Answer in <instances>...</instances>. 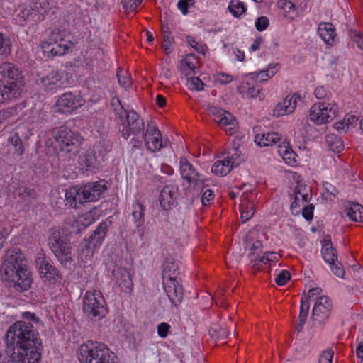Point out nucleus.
I'll use <instances>...</instances> for the list:
<instances>
[{
    "label": "nucleus",
    "mask_w": 363,
    "mask_h": 363,
    "mask_svg": "<svg viewBox=\"0 0 363 363\" xmlns=\"http://www.w3.org/2000/svg\"><path fill=\"white\" fill-rule=\"evenodd\" d=\"M5 341L15 363H39L43 343L38 330L30 322L18 320L9 327Z\"/></svg>",
    "instance_id": "obj_1"
},
{
    "label": "nucleus",
    "mask_w": 363,
    "mask_h": 363,
    "mask_svg": "<svg viewBox=\"0 0 363 363\" xmlns=\"http://www.w3.org/2000/svg\"><path fill=\"white\" fill-rule=\"evenodd\" d=\"M1 281L15 291H28L33 283L26 256L18 247L9 248L0 268Z\"/></svg>",
    "instance_id": "obj_2"
},
{
    "label": "nucleus",
    "mask_w": 363,
    "mask_h": 363,
    "mask_svg": "<svg viewBox=\"0 0 363 363\" xmlns=\"http://www.w3.org/2000/svg\"><path fill=\"white\" fill-rule=\"evenodd\" d=\"M24 86L21 71L13 64L0 65V104L17 99Z\"/></svg>",
    "instance_id": "obj_3"
},
{
    "label": "nucleus",
    "mask_w": 363,
    "mask_h": 363,
    "mask_svg": "<svg viewBox=\"0 0 363 363\" xmlns=\"http://www.w3.org/2000/svg\"><path fill=\"white\" fill-rule=\"evenodd\" d=\"M162 267V282L164 291L172 305L177 307L184 297V288L179 267L174 259L167 257Z\"/></svg>",
    "instance_id": "obj_4"
},
{
    "label": "nucleus",
    "mask_w": 363,
    "mask_h": 363,
    "mask_svg": "<svg viewBox=\"0 0 363 363\" xmlns=\"http://www.w3.org/2000/svg\"><path fill=\"white\" fill-rule=\"evenodd\" d=\"M111 104L113 106L118 105V108L117 107L114 108V111L118 125V131L121 133V137L128 140L130 135H138L144 133V121L135 111H127L121 106L118 98H113Z\"/></svg>",
    "instance_id": "obj_5"
},
{
    "label": "nucleus",
    "mask_w": 363,
    "mask_h": 363,
    "mask_svg": "<svg viewBox=\"0 0 363 363\" xmlns=\"http://www.w3.org/2000/svg\"><path fill=\"white\" fill-rule=\"evenodd\" d=\"M78 359L80 363H119L115 353L99 342L83 344L78 352Z\"/></svg>",
    "instance_id": "obj_6"
},
{
    "label": "nucleus",
    "mask_w": 363,
    "mask_h": 363,
    "mask_svg": "<svg viewBox=\"0 0 363 363\" xmlns=\"http://www.w3.org/2000/svg\"><path fill=\"white\" fill-rule=\"evenodd\" d=\"M52 136L51 145L57 155H74L78 152L81 144L79 133L72 131L67 127L61 126L52 130Z\"/></svg>",
    "instance_id": "obj_7"
},
{
    "label": "nucleus",
    "mask_w": 363,
    "mask_h": 363,
    "mask_svg": "<svg viewBox=\"0 0 363 363\" xmlns=\"http://www.w3.org/2000/svg\"><path fill=\"white\" fill-rule=\"evenodd\" d=\"M48 245L62 264L66 266L73 261L69 239L61 230H50Z\"/></svg>",
    "instance_id": "obj_8"
},
{
    "label": "nucleus",
    "mask_w": 363,
    "mask_h": 363,
    "mask_svg": "<svg viewBox=\"0 0 363 363\" xmlns=\"http://www.w3.org/2000/svg\"><path fill=\"white\" fill-rule=\"evenodd\" d=\"M40 48L48 57L62 56L72 51V47L64 39L63 33L57 28L50 30L42 40Z\"/></svg>",
    "instance_id": "obj_9"
},
{
    "label": "nucleus",
    "mask_w": 363,
    "mask_h": 363,
    "mask_svg": "<svg viewBox=\"0 0 363 363\" xmlns=\"http://www.w3.org/2000/svg\"><path fill=\"white\" fill-rule=\"evenodd\" d=\"M83 311L88 318L94 321L105 317L108 309L101 291L92 290L86 292L83 297Z\"/></svg>",
    "instance_id": "obj_10"
},
{
    "label": "nucleus",
    "mask_w": 363,
    "mask_h": 363,
    "mask_svg": "<svg viewBox=\"0 0 363 363\" xmlns=\"http://www.w3.org/2000/svg\"><path fill=\"white\" fill-rule=\"evenodd\" d=\"M339 112L335 103L319 102L313 104L310 109L309 118L317 125L329 123Z\"/></svg>",
    "instance_id": "obj_11"
},
{
    "label": "nucleus",
    "mask_w": 363,
    "mask_h": 363,
    "mask_svg": "<svg viewBox=\"0 0 363 363\" xmlns=\"http://www.w3.org/2000/svg\"><path fill=\"white\" fill-rule=\"evenodd\" d=\"M35 262L38 272L44 281L55 282L61 279L60 271L52 264L51 259L45 254H38Z\"/></svg>",
    "instance_id": "obj_12"
},
{
    "label": "nucleus",
    "mask_w": 363,
    "mask_h": 363,
    "mask_svg": "<svg viewBox=\"0 0 363 363\" xmlns=\"http://www.w3.org/2000/svg\"><path fill=\"white\" fill-rule=\"evenodd\" d=\"M332 308L330 299L325 296H320L313 308V321L322 325L326 324L330 316Z\"/></svg>",
    "instance_id": "obj_13"
},
{
    "label": "nucleus",
    "mask_w": 363,
    "mask_h": 363,
    "mask_svg": "<svg viewBox=\"0 0 363 363\" xmlns=\"http://www.w3.org/2000/svg\"><path fill=\"white\" fill-rule=\"evenodd\" d=\"M84 104V100L79 94L66 92L59 97L56 107L62 113H69L82 107Z\"/></svg>",
    "instance_id": "obj_14"
},
{
    "label": "nucleus",
    "mask_w": 363,
    "mask_h": 363,
    "mask_svg": "<svg viewBox=\"0 0 363 363\" xmlns=\"http://www.w3.org/2000/svg\"><path fill=\"white\" fill-rule=\"evenodd\" d=\"M180 173L183 179L188 184H194L195 186L203 185L204 179L194 168L193 164L184 157L180 158Z\"/></svg>",
    "instance_id": "obj_15"
},
{
    "label": "nucleus",
    "mask_w": 363,
    "mask_h": 363,
    "mask_svg": "<svg viewBox=\"0 0 363 363\" xmlns=\"http://www.w3.org/2000/svg\"><path fill=\"white\" fill-rule=\"evenodd\" d=\"M111 224V220L107 218L97 225L96 230L85 240L89 250L94 251L96 248L101 246Z\"/></svg>",
    "instance_id": "obj_16"
},
{
    "label": "nucleus",
    "mask_w": 363,
    "mask_h": 363,
    "mask_svg": "<svg viewBox=\"0 0 363 363\" xmlns=\"http://www.w3.org/2000/svg\"><path fill=\"white\" fill-rule=\"evenodd\" d=\"M82 188V198L86 202H93L99 199L100 196L107 190V186L102 182L89 183Z\"/></svg>",
    "instance_id": "obj_17"
},
{
    "label": "nucleus",
    "mask_w": 363,
    "mask_h": 363,
    "mask_svg": "<svg viewBox=\"0 0 363 363\" xmlns=\"http://www.w3.org/2000/svg\"><path fill=\"white\" fill-rule=\"evenodd\" d=\"M179 192V187L174 184L166 185L160 191L159 201L164 210L170 208L175 203Z\"/></svg>",
    "instance_id": "obj_18"
},
{
    "label": "nucleus",
    "mask_w": 363,
    "mask_h": 363,
    "mask_svg": "<svg viewBox=\"0 0 363 363\" xmlns=\"http://www.w3.org/2000/svg\"><path fill=\"white\" fill-rule=\"evenodd\" d=\"M296 95L287 96L281 102L279 103L273 110V115L277 117L293 113L296 108Z\"/></svg>",
    "instance_id": "obj_19"
},
{
    "label": "nucleus",
    "mask_w": 363,
    "mask_h": 363,
    "mask_svg": "<svg viewBox=\"0 0 363 363\" xmlns=\"http://www.w3.org/2000/svg\"><path fill=\"white\" fill-rule=\"evenodd\" d=\"M113 274L121 291L129 292L132 290L133 281L129 272L125 269L118 268L113 269Z\"/></svg>",
    "instance_id": "obj_20"
},
{
    "label": "nucleus",
    "mask_w": 363,
    "mask_h": 363,
    "mask_svg": "<svg viewBox=\"0 0 363 363\" xmlns=\"http://www.w3.org/2000/svg\"><path fill=\"white\" fill-rule=\"evenodd\" d=\"M318 33L327 45H332L335 43L337 35L335 28L331 23H320L318 25Z\"/></svg>",
    "instance_id": "obj_21"
},
{
    "label": "nucleus",
    "mask_w": 363,
    "mask_h": 363,
    "mask_svg": "<svg viewBox=\"0 0 363 363\" xmlns=\"http://www.w3.org/2000/svg\"><path fill=\"white\" fill-rule=\"evenodd\" d=\"M45 91H52L61 87L62 77L56 71H52L48 75L40 79Z\"/></svg>",
    "instance_id": "obj_22"
},
{
    "label": "nucleus",
    "mask_w": 363,
    "mask_h": 363,
    "mask_svg": "<svg viewBox=\"0 0 363 363\" xmlns=\"http://www.w3.org/2000/svg\"><path fill=\"white\" fill-rule=\"evenodd\" d=\"M82 188L77 186H72L66 191L65 201L72 208H78L79 204L86 203V200L82 198Z\"/></svg>",
    "instance_id": "obj_23"
},
{
    "label": "nucleus",
    "mask_w": 363,
    "mask_h": 363,
    "mask_svg": "<svg viewBox=\"0 0 363 363\" xmlns=\"http://www.w3.org/2000/svg\"><path fill=\"white\" fill-rule=\"evenodd\" d=\"M132 216L137 228V233L142 235L143 232L141 228L145 222V206L138 200L133 204Z\"/></svg>",
    "instance_id": "obj_24"
},
{
    "label": "nucleus",
    "mask_w": 363,
    "mask_h": 363,
    "mask_svg": "<svg viewBox=\"0 0 363 363\" xmlns=\"http://www.w3.org/2000/svg\"><path fill=\"white\" fill-rule=\"evenodd\" d=\"M197 60L194 55H187L180 62L179 69L186 77L195 73Z\"/></svg>",
    "instance_id": "obj_25"
},
{
    "label": "nucleus",
    "mask_w": 363,
    "mask_h": 363,
    "mask_svg": "<svg viewBox=\"0 0 363 363\" xmlns=\"http://www.w3.org/2000/svg\"><path fill=\"white\" fill-rule=\"evenodd\" d=\"M279 140V135L276 132L257 134L255 138V142L260 147L272 146Z\"/></svg>",
    "instance_id": "obj_26"
},
{
    "label": "nucleus",
    "mask_w": 363,
    "mask_h": 363,
    "mask_svg": "<svg viewBox=\"0 0 363 363\" xmlns=\"http://www.w3.org/2000/svg\"><path fill=\"white\" fill-rule=\"evenodd\" d=\"M345 213L352 221H363V206L357 203H352L345 206Z\"/></svg>",
    "instance_id": "obj_27"
},
{
    "label": "nucleus",
    "mask_w": 363,
    "mask_h": 363,
    "mask_svg": "<svg viewBox=\"0 0 363 363\" xmlns=\"http://www.w3.org/2000/svg\"><path fill=\"white\" fill-rule=\"evenodd\" d=\"M321 253L324 261L329 264H333L334 262H337V251L336 249L332 246V242L330 239L327 243L323 244Z\"/></svg>",
    "instance_id": "obj_28"
},
{
    "label": "nucleus",
    "mask_w": 363,
    "mask_h": 363,
    "mask_svg": "<svg viewBox=\"0 0 363 363\" xmlns=\"http://www.w3.org/2000/svg\"><path fill=\"white\" fill-rule=\"evenodd\" d=\"M79 164L86 170L96 168L97 166V157L93 151H86L80 157Z\"/></svg>",
    "instance_id": "obj_29"
},
{
    "label": "nucleus",
    "mask_w": 363,
    "mask_h": 363,
    "mask_svg": "<svg viewBox=\"0 0 363 363\" xmlns=\"http://www.w3.org/2000/svg\"><path fill=\"white\" fill-rule=\"evenodd\" d=\"M84 19V14L82 9L77 5L72 6L67 16V21L71 22L74 26L79 27Z\"/></svg>",
    "instance_id": "obj_30"
},
{
    "label": "nucleus",
    "mask_w": 363,
    "mask_h": 363,
    "mask_svg": "<svg viewBox=\"0 0 363 363\" xmlns=\"http://www.w3.org/2000/svg\"><path fill=\"white\" fill-rule=\"evenodd\" d=\"M278 6L282 9L285 13L284 16L290 19H294L297 16V6L294 1L289 0H279L278 1Z\"/></svg>",
    "instance_id": "obj_31"
},
{
    "label": "nucleus",
    "mask_w": 363,
    "mask_h": 363,
    "mask_svg": "<svg viewBox=\"0 0 363 363\" xmlns=\"http://www.w3.org/2000/svg\"><path fill=\"white\" fill-rule=\"evenodd\" d=\"M144 141L146 148L151 152L160 150L164 146L162 141L161 133H158L157 135L152 136L150 138L145 137Z\"/></svg>",
    "instance_id": "obj_32"
},
{
    "label": "nucleus",
    "mask_w": 363,
    "mask_h": 363,
    "mask_svg": "<svg viewBox=\"0 0 363 363\" xmlns=\"http://www.w3.org/2000/svg\"><path fill=\"white\" fill-rule=\"evenodd\" d=\"M228 10L235 18H240L247 11V7L243 2L239 0H231L228 5Z\"/></svg>",
    "instance_id": "obj_33"
},
{
    "label": "nucleus",
    "mask_w": 363,
    "mask_h": 363,
    "mask_svg": "<svg viewBox=\"0 0 363 363\" xmlns=\"http://www.w3.org/2000/svg\"><path fill=\"white\" fill-rule=\"evenodd\" d=\"M326 142L333 152L339 153L343 150V144L340 138L334 134L328 135Z\"/></svg>",
    "instance_id": "obj_34"
},
{
    "label": "nucleus",
    "mask_w": 363,
    "mask_h": 363,
    "mask_svg": "<svg viewBox=\"0 0 363 363\" xmlns=\"http://www.w3.org/2000/svg\"><path fill=\"white\" fill-rule=\"evenodd\" d=\"M229 163H225L224 160H218L213 163L211 167V172L218 176L227 175L231 170Z\"/></svg>",
    "instance_id": "obj_35"
},
{
    "label": "nucleus",
    "mask_w": 363,
    "mask_h": 363,
    "mask_svg": "<svg viewBox=\"0 0 363 363\" xmlns=\"http://www.w3.org/2000/svg\"><path fill=\"white\" fill-rule=\"evenodd\" d=\"M219 111L223 115V116L220 119V125L228 127V130L230 131L235 129L238 123L233 115L226 111Z\"/></svg>",
    "instance_id": "obj_36"
},
{
    "label": "nucleus",
    "mask_w": 363,
    "mask_h": 363,
    "mask_svg": "<svg viewBox=\"0 0 363 363\" xmlns=\"http://www.w3.org/2000/svg\"><path fill=\"white\" fill-rule=\"evenodd\" d=\"M230 334V330L223 328L220 325H215L210 328L209 335L211 337L216 340H222L228 338Z\"/></svg>",
    "instance_id": "obj_37"
},
{
    "label": "nucleus",
    "mask_w": 363,
    "mask_h": 363,
    "mask_svg": "<svg viewBox=\"0 0 363 363\" xmlns=\"http://www.w3.org/2000/svg\"><path fill=\"white\" fill-rule=\"evenodd\" d=\"M240 218L244 223L252 217L255 213V205L252 203H248L246 205H240Z\"/></svg>",
    "instance_id": "obj_38"
},
{
    "label": "nucleus",
    "mask_w": 363,
    "mask_h": 363,
    "mask_svg": "<svg viewBox=\"0 0 363 363\" xmlns=\"http://www.w3.org/2000/svg\"><path fill=\"white\" fill-rule=\"evenodd\" d=\"M278 70V65H274L271 67V70L269 69L267 70H261L259 72H254L252 73L254 77V78H256L257 80H259V82H264L267 81L269 78L272 77L274 75V74Z\"/></svg>",
    "instance_id": "obj_39"
},
{
    "label": "nucleus",
    "mask_w": 363,
    "mask_h": 363,
    "mask_svg": "<svg viewBox=\"0 0 363 363\" xmlns=\"http://www.w3.org/2000/svg\"><path fill=\"white\" fill-rule=\"evenodd\" d=\"M252 239L250 236H247L245 239V247H249L251 252L249 255L252 256L255 254L259 253L262 251V243L259 240H256L252 242Z\"/></svg>",
    "instance_id": "obj_40"
},
{
    "label": "nucleus",
    "mask_w": 363,
    "mask_h": 363,
    "mask_svg": "<svg viewBox=\"0 0 363 363\" xmlns=\"http://www.w3.org/2000/svg\"><path fill=\"white\" fill-rule=\"evenodd\" d=\"M186 86L191 91H201L203 89L204 83L198 77H187Z\"/></svg>",
    "instance_id": "obj_41"
},
{
    "label": "nucleus",
    "mask_w": 363,
    "mask_h": 363,
    "mask_svg": "<svg viewBox=\"0 0 363 363\" xmlns=\"http://www.w3.org/2000/svg\"><path fill=\"white\" fill-rule=\"evenodd\" d=\"M49 5L48 0H35L32 6V10L43 16L48 10Z\"/></svg>",
    "instance_id": "obj_42"
},
{
    "label": "nucleus",
    "mask_w": 363,
    "mask_h": 363,
    "mask_svg": "<svg viewBox=\"0 0 363 363\" xmlns=\"http://www.w3.org/2000/svg\"><path fill=\"white\" fill-rule=\"evenodd\" d=\"M164 51L167 55L170 54L173 51L172 45L174 43V38L170 31H164Z\"/></svg>",
    "instance_id": "obj_43"
},
{
    "label": "nucleus",
    "mask_w": 363,
    "mask_h": 363,
    "mask_svg": "<svg viewBox=\"0 0 363 363\" xmlns=\"http://www.w3.org/2000/svg\"><path fill=\"white\" fill-rule=\"evenodd\" d=\"M19 106H12L4 108L0 111V123L3 121L9 119L13 116H15L18 113Z\"/></svg>",
    "instance_id": "obj_44"
},
{
    "label": "nucleus",
    "mask_w": 363,
    "mask_h": 363,
    "mask_svg": "<svg viewBox=\"0 0 363 363\" xmlns=\"http://www.w3.org/2000/svg\"><path fill=\"white\" fill-rule=\"evenodd\" d=\"M117 78L118 83L123 87H128L130 84L128 73L121 68H118Z\"/></svg>",
    "instance_id": "obj_45"
},
{
    "label": "nucleus",
    "mask_w": 363,
    "mask_h": 363,
    "mask_svg": "<svg viewBox=\"0 0 363 363\" xmlns=\"http://www.w3.org/2000/svg\"><path fill=\"white\" fill-rule=\"evenodd\" d=\"M143 0H122L123 9L127 13L133 12L137 9Z\"/></svg>",
    "instance_id": "obj_46"
},
{
    "label": "nucleus",
    "mask_w": 363,
    "mask_h": 363,
    "mask_svg": "<svg viewBox=\"0 0 363 363\" xmlns=\"http://www.w3.org/2000/svg\"><path fill=\"white\" fill-rule=\"evenodd\" d=\"M267 258L266 253H264L262 257L259 258H255L252 259L250 262L252 265V269L255 273L257 271L262 270L263 265L267 264L268 262L265 261V259Z\"/></svg>",
    "instance_id": "obj_47"
},
{
    "label": "nucleus",
    "mask_w": 363,
    "mask_h": 363,
    "mask_svg": "<svg viewBox=\"0 0 363 363\" xmlns=\"http://www.w3.org/2000/svg\"><path fill=\"white\" fill-rule=\"evenodd\" d=\"M202 188V196L201 198V201L203 206H207L210 203L211 201L214 199V194L211 189Z\"/></svg>",
    "instance_id": "obj_48"
},
{
    "label": "nucleus",
    "mask_w": 363,
    "mask_h": 363,
    "mask_svg": "<svg viewBox=\"0 0 363 363\" xmlns=\"http://www.w3.org/2000/svg\"><path fill=\"white\" fill-rule=\"evenodd\" d=\"M9 140L11 144L15 147V151L19 155H21L23 151V147L22 140L19 138L18 136L14 135L9 138Z\"/></svg>",
    "instance_id": "obj_49"
},
{
    "label": "nucleus",
    "mask_w": 363,
    "mask_h": 363,
    "mask_svg": "<svg viewBox=\"0 0 363 363\" xmlns=\"http://www.w3.org/2000/svg\"><path fill=\"white\" fill-rule=\"evenodd\" d=\"M17 194L22 197L23 199L26 198H35V191L30 188L21 186L18 187L16 190Z\"/></svg>",
    "instance_id": "obj_50"
},
{
    "label": "nucleus",
    "mask_w": 363,
    "mask_h": 363,
    "mask_svg": "<svg viewBox=\"0 0 363 363\" xmlns=\"http://www.w3.org/2000/svg\"><path fill=\"white\" fill-rule=\"evenodd\" d=\"M278 152L287 163L291 162V157H294V152L291 148L285 146L279 147Z\"/></svg>",
    "instance_id": "obj_51"
},
{
    "label": "nucleus",
    "mask_w": 363,
    "mask_h": 363,
    "mask_svg": "<svg viewBox=\"0 0 363 363\" xmlns=\"http://www.w3.org/2000/svg\"><path fill=\"white\" fill-rule=\"evenodd\" d=\"M291 275L287 270H282L276 277L275 282L279 286L285 285L290 279Z\"/></svg>",
    "instance_id": "obj_52"
},
{
    "label": "nucleus",
    "mask_w": 363,
    "mask_h": 363,
    "mask_svg": "<svg viewBox=\"0 0 363 363\" xmlns=\"http://www.w3.org/2000/svg\"><path fill=\"white\" fill-rule=\"evenodd\" d=\"M194 0H179L177 7L183 15H186L189 13V7L194 6Z\"/></svg>",
    "instance_id": "obj_53"
},
{
    "label": "nucleus",
    "mask_w": 363,
    "mask_h": 363,
    "mask_svg": "<svg viewBox=\"0 0 363 363\" xmlns=\"http://www.w3.org/2000/svg\"><path fill=\"white\" fill-rule=\"evenodd\" d=\"M158 133H160V131L158 130L156 124L152 121H150L147 126L146 133L145 134L143 133V136L144 139L145 137L150 138L152 136L157 135Z\"/></svg>",
    "instance_id": "obj_54"
},
{
    "label": "nucleus",
    "mask_w": 363,
    "mask_h": 363,
    "mask_svg": "<svg viewBox=\"0 0 363 363\" xmlns=\"http://www.w3.org/2000/svg\"><path fill=\"white\" fill-rule=\"evenodd\" d=\"M333 355L334 352L332 349L324 350L319 357L318 363H331Z\"/></svg>",
    "instance_id": "obj_55"
},
{
    "label": "nucleus",
    "mask_w": 363,
    "mask_h": 363,
    "mask_svg": "<svg viewBox=\"0 0 363 363\" xmlns=\"http://www.w3.org/2000/svg\"><path fill=\"white\" fill-rule=\"evenodd\" d=\"M330 269L333 274L340 278H343L345 275V270L342 264L337 260L334 264H330Z\"/></svg>",
    "instance_id": "obj_56"
},
{
    "label": "nucleus",
    "mask_w": 363,
    "mask_h": 363,
    "mask_svg": "<svg viewBox=\"0 0 363 363\" xmlns=\"http://www.w3.org/2000/svg\"><path fill=\"white\" fill-rule=\"evenodd\" d=\"M111 150V148L108 145L99 143L94 145V153L96 154V152H99V157L102 158L106 155L108 152Z\"/></svg>",
    "instance_id": "obj_57"
},
{
    "label": "nucleus",
    "mask_w": 363,
    "mask_h": 363,
    "mask_svg": "<svg viewBox=\"0 0 363 363\" xmlns=\"http://www.w3.org/2000/svg\"><path fill=\"white\" fill-rule=\"evenodd\" d=\"M225 163H229L228 166H230V170L234 167L239 165L240 163V158L238 154L234 153L231 156H228L227 158L223 160Z\"/></svg>",
    "instance_id": "obj_58"
},
{
    "label": "nucleus",
    "mask_w": 363,
    "mask_h": 363,
    "mask_svg": "<svg viewBox=\"0 0 363 363\" xmlns=\"http://www.w3.org/2000/svg\"><path fill=\"white\" fill-rule=\"evenodd\" d=\"M269 26V20L266 16L258 18L255 22V27L258 31H263Z\"/></svg>",
    "instance_id": "obj_59"
},
{
    "label": "nucleus",
    "mask_w": 363,
    "mask_h": 363,
    "mask_svg": "<svg viewBox=\"0 0 363 363\" xmlns=\"http://www.w3.org/2000/svg\"><path fill=\"white\" fill-rule=\"evenodd\" d=\"M187 41L189 44L195 49L196 51L200 53H204L206 50V46L200 44L197 41L195 40V39L192 37H187Z\"/></svg>",
    "instance_id": "obj_60"
},
{
    "label": "nucleus",
    "mask_w": 363,
    "mask_h": 363,
    "mask_svg": "<svg viewBox=\"0 0 363 363\" xmlns=\"http://www.w3.org/2000/svg\"><path fill=\"white\" fill-rule=\"evenodd\" d=\"M308 312H306L305 311H300L299 312V316H298V324L296 325V330L299 333L301 332L303 326L306 322L307 318H308Z\"/></svg>",
    "instance_id": "obj_61"
},
{
    "label": "nucleus",
    "mask_w": 363,
    "mask_h": 363,
    "mask_svg": "<svg viewBox=\"0 0 363 363\" xmlns=\"http://www.w3.org/2000/svg\"><path fill=\"white\" fill-rule=\"evenodd\" d=\"M169 328L170 325L168 323H161L157 326L158 335L162 338L166 337L168 335Z\"/></svg>",
    "instance_id": "obj_62"
},
{
    "label": "nucleus",
    "mask_w": 363,
    "mask_h": 363,
    "mask_svg": "<svg viewBox=\"0 0 363 363\" xmlns=\"http://www.w3.org/2000/svg\"><path fill=\"white\" fill-rule=\"evenodd\" d=\"M314 206L312 204L308 205L303 208V217L308 221L313 219Z\"/></svg>",
    "instance_id": "obj_63"
},
{
    "label": "nucleus",
    "mask_w": 363,
    "mask_h": 363,
    "mask_svg": "<svg viewBox=\"0 0 363 363\" xmlns=\"http://www.w3.org/2000/svg\"><path fill=\"white\" fill-rule=\"evenodd\" d=\"M209 113L213 116V120L220 124V119L223 115L219 111H224L221 108L212 106L209 108Z\"/></svg>",
    "instance_id": "obj_64"
}]
</instances>
